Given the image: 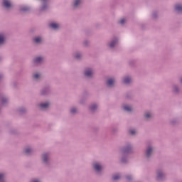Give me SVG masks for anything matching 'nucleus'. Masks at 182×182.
Returning <instances> with one entry per match:
<instances>
[{
  "label": "nucleus",
  "mask_w": 182,
  "mask_h": 182,
  "mask_svg": "<svg viewBox=\"0 0 182 182\" xmlns=\"http://www.w3.org/2000/svg\"><path fill=\"white\" fill-rule=\"evenodd\" d=\"M4 77H5V75H4V73H0V82L1 80H4Z\"/></svg>",
  "instance_id": "nucleus-42"
},
{
  "label": "nucleus",
  "mask_w": 182,
  "mask_h": 182,
  "mask_svg": "<svg viewBox=\"0 0 182 182\" xmlns=\"http://www.w3.org/2000/svg\"><path fill=\"white\" fill-rule=\"evenodd\" d=\"M82 75L85 79H93L95 76V69L91 67H86L82 71Z\"/></svg>",
  "instance_id": "nucleus-4"
},
{
  "label": "nucleus",
  "mask_w": 182,
  "mask_h": 182,
  "mask_svg": "<svg viewBox=\"0 0 182 182\" xmlns=\"http://www.w3.org/2000/svg\"><path fill=\"white\" fill-rule=\"evenodd\" d=\"M49 8V4H48V1H44L38 9V13L39 15L41 14H45L46 11H48Z\"/></svg>",
  "instance_id": "nucleus-12"
},
{
  "label": "nucleus",
  "mask_w": 182,
  "mask_h": 182,
  "mask_svg": "<svg viewBox=\"0 0 182 182\" xmlns=\"http://www.w3.org/2000/svg\"><path fill=\"white\" fill-rule=\"evenodd\" d=\"M119 43V38L114 36L107 43V48L109 49H114L115 46H117Z\"/></svg>",
  "instance_id": "nucleus-10"
},
{
  "label": "nucleus",
  "mask_w": 182,
  "mask_h": 182,
  "mask_svg": "<svg viewBox=\"0 0 182 182\" xmlns=\"http://www.w3.org/2000/svg\"><path fill=\"white\" fill-rule=\"evenodd\" d=\"M122 83L124 85H132L133 83V77L130 75H127L122 77Z\"/></svg>",
  "instance_id": "nucleus-16"
},
{
  "label": "nucleus",
  "mask_w": 182,
  "mask_h": 182,
  "mask_svg": "<svg viewBox=\"0 0 182 182\" xmlns=\"http://www.w3.org/2000/svg\"><path fill=\"white\" fill-rule=\"evenodd\" d=\"M171 91L174 95H180V93H181V88L180 87V85L173 84L171 87Z\"/></svg>",
  "instance_id": "nucleus-21"
},
{
  "label": "nucleus",
  "mask_w": 182,
  "mask_h": 182,
  "mask_svg": "<svg viewBox=\"0 0 182 182\" xmlns=\"http://www.w3.org/2000/svg\"><path fill=\"white\" fill-rule=\"evenodd\" d=\"M50 93V87L49 86H46L42 88L40 91V95L41 96H48Z\"/></svg>",
  "instance_id": "nucleus-22"
},
{
  "label": "nucleus",
  "mask_w": 182,
  "mask_h": 182,
  "mask_svg": "<svg viewBox=\"0 0 182 182\" xmlns=\"http://www.w3.org/2000/svg\"><path fill=\"white\" fill-rule=\"evenodd\" d=\"M177 123H178V120L176 118L171 120V124H177Z\"/></svg>",
  "instance_id": "nucleus-40"
},
{
  "label": "nucleus",
  "mask_w": 182,
  "mask_h": 182,
  "mask_svg": "<svg viewBox=\"0 0 182 182\" xmlns=\"http://www.w3.org/2000/svg\"><path fill=\"white\" fill-rule=\"evenodd\" d=\"M125 178L128 181H130L133 180V175L127 174L125 176Z\"/></svg>",
  "instance_id": "nucleus-35"
},
{
  "label": "nucleus",
  "mask_w": 182,
  "mask_h": 182,
  "mask_svg": "<svg viewBox=\"0 0 182 182\" xmlns=\"http://www.w3.org/2000/svg\"><path fill=\"white\" fill-rule=\"evenodd\" d=\"M156 180L158 181H163L166 180V177L167 176V173H166V171L163 168H158L156 171Z\"/></svg>",
  "instance_id": "nucleus-6"
},
{
  "label": "nucleus",
  "mask_w": 182,
  "mask_h": 182,
  "mask_svg": "<svg viewBox=\"0 0 182 182\" xmlns=\"http://www.w3.org/2000/svg\"><path fill=\"white\" fill-rule=\"evenodd\" d=\"M90 45V41L89 40H85L83 41V46L87 47Z\"/></svg>",
  "instance_id": "nucleus-39"
},
{
  "label": "nucleus",
  "mask_w": 182,
  "mask_h": 182,
  "mask_svg": "<svg viewBox=\"0 0 182 182\" xmlns=\"http://www.w3.org/2000/svg\"><path fill=\"white\" fill-rule=\"evenodd\" d=\"M41 73H34L32 74V79L33 80H39L41 79Z\"/></svg>",
  "instance_id": "nucleus-28"
},
{
  "label": "nucleus",
  "mask_w": 182,
  "mask_h": 182,
  "mask_svg": "<svg viewBox=\"0 0 182 182\" xmlns=\"http://www.w3.org/2000/svg\"><path fill=\"white\" fill-rule=\"evenodd\" d=\"M32 63L34 66H42V64L45 63V57L42 55L36 56L32 60Z\"/></svg>",
  "instance_id": "nucleus-8"
},
{
  "label": "nucleus",
  "mask_w": 182,
  "mask_h": 182,
  "mask_svg": "<svg viewBox=\"0 0 182 182\" xmlns=\"http://www.w3.org/2000/svg\"><path fill=\"white\" fill-rule=\"evenodd\" d=\"M153 153H154V146L150 144L146 146L144 153L146 160H151V157H153Z\"/></svg>",
  "instance_id": "nucleus-5"
},
{
  "label": "nucleus",
  "mask_w": 182,
  "mask_h": 182,
  "mask_svg": "<svg viewBox=\"0 0 182 182\" xmlns=\"http://www.w3.org/2000/svg\"><path fill=\"white\" fill-rule=\"evenodd\" d=\"M118 23L119 25H123L124 23H126V19L125 18H122L118 21Z\"/></svg>",
  "instance_id": "nucleus-41"
},
{
  "label": "nucleus",
  "mask_w": 182,
  "mask_h": 182,
  "mask_svg": "<svg viewBox=\"0 0 182 182\" xmlns=\"http://www.w3.org/2000/svg\"><path fill=\"white\" fill-rule=\"evenodd\" d=\"M41 163L44 167L49 168L52 166V154L50 152H43L41 156Z\"/></svg>",
  "instance_id": "nucleus-1"
},
{
  "label": "nucleus",
  "mask_w": 182,
  "mask_h": 182,
  "mask_svg": "<svg viewBox=\"0 0 182 182\" xmlns=\"http://www.w3.org/2000/svg\"><path fill=\"white\" fill-rule=\"evenodd\" d=\"M17 112H18L20 114H23L28 112V109L25 107H21L17 109Z\"/></svg>",
  "instance_id": "nucleus-30"
},
{
  "label": "nucleus",
  "mask_w": 182,
  "mask_h": 182,
  "mask_svg": "<svg viewBox=\"0 0 182 182\" xmlns=\"http://www.w3.org/2000/svg\"><path fill=\"white\" fill-rule=\"evenodd\" d=\"M82 4L83 0H73L71 2V8L73 11H77V9H80Z\"/></svg>",
  "instance_id": "nucleus-11"
},
{
  "label": "nucleus",
  "mask_w": 182,
  "mask_h": 182,
  "mask_svg": "<svg viewBox=\"0 0 182 182\" xmlns=\"http://www.w3.org/2000/svg\"><path fill=\"white\" fill-rule=\"evenodd\" d=\"M42 1H44L45 2H46V1H48V0H42Z\"/></svg>",
  "instance_id": "nucleus-46"
},
{
  "label": "nucleus",
  "mask_w": 182,
  "mask_h": 182,
  "mask_svg": "<svg viewBox=\"0 0 182 182\" xmlns=\"http://www.w3.org/2000/svg\"><path fill=\"white\" fill-rule=\"evenodd\" d=\"M98 109L99 104L97 103H92L89 106V110L91 112V113H95V112H97Z\"/></svg>",
  "instance_id": "nucleus-25"
},
{
  "label": "nucleus",
  "mask_w": 182,
  "mask_h": 182,
  "mask_svg": "<svg viewBox=\"0 0 182 182\" xmlns=\"http://www.w3.org/2000/svg\"><path fill=\"white\" fill-rule=\"evenodd\" d=\"M174 11L179 15L182 14V2L175 4L173 6Z\"/></svg>",
  "instance_id": "nucleus-20"
},
{
  "label": "nucleus",
  "mask_w": 182,
  "mask_h": 182,
  "mask_svg": "<svg viewBox=\"0 0 182 182\" xmlns=\"http://www.w3.org/2000/svg\"><path fill=\"white\" fill-rule=\"evenodd\" d=\"M50 105H52V102L50 100L41 101L38 104V109L45 112L46 110H48L49 107H50Z\"/></svg>",
  "instance_id": "nucleus-9"
},
{
  "label": "nucleus",
  "mask_w": 182,
  "mask_h": 182,
  "mask_svg": "<svg viewBox=\"0 0 182 182\" xmlns=\"http://www.w3.org/2000/svg\"><path fill=\"white\" fill-rule=\"evenodd\" d=\"M23 153H24L26 156H33V154H35V149L32 146H26L24 148Z\"/></svg>",
  "instance_id": "nucleus-18"
},
{
  "label": "nucleus",
  "mask_w": 182,
  "mask_h": 182,
  "mask_svg": "<svg viewBox=\"0 0 182 182\" xmlns=\"http://www.w3.org/2000/svg\"><path fill=\"white\" fill-rule=\"evenodd\" d=\"M70 112L72 114H76V112H77V109L76 107H72L70 109Z\"/></svg>",
  "instance_id": "nucleus-38"
},
{
  "label": "nucleus",
  "mask_w": 182,
  "mask_h": 182,
  "mask_svg": "<svg viewBox=\"0 0 182 182\" xmlns=\"http://www.w3.org/2000/svg\"><path fill=\"white\" fill-rule=\"evenodd\" d=\"M92 171L95 173L96 176L100 177L102 174H103V171L105 170V166H103V163L101 161H94L92 164Z\"/></svg>",
  "instance_id": "nucleus-2"
},
{
  "label": "nucleus",
  "mask_w": 182,
  "mask_h": 182,
  "mask_svg": "<svg viewBox=\"0 0 182 182\" xmlns=\"http://www.w3.org/2000/svg\"><path fill=\"white\" fill-rule=\"evenodd\" d=\"M8 39V34L6 32L1 31L0 32V48H2L4 45L6 43V41Z\"/></svg>",
  "instance_id": "nucleus-13"
},
{
  "label": "nucleus",
  "mask_w": 182,
  "mask_h": 182,
  "mask_svg": "<svg viewBox=\"0 0 182 182\" xmlns=\"http://www.w3.org/2000/svg\"><path fill=\"white\" fill-rule=\"evenodd\" d=\"M119 153L121 154H131V153H133V144L126 142L125 145L120 149Z\"/></svg>",
  "instance_id": "nucleus-3"
},
{
  "label": "nucleus",
  "mask_w": 182,
  "mask_h": 182,
  "mask_svg": "<svg viewBox=\"0 0 182 182\" xmlns=\"http://www.w3.org/2000/svg\"><path fill=\"white\" fill-rule=\"evenodd\" d=\"M29 182H42V181L38 178H32L30 179Z\"/></svg>",
  "instance_id": "nucleus-36"
},
{
  "label": "nucleus",
  "mask_w": 182,
  "mask_h": 182,
  "mask_svg": "<svg viewBox=\"0 0 182 182\" xmlns=\"http://www.w3.org/2000/svg\"><path fill=\"white\" fill-rule=\"evenodd\" d=\"M117 131V129H116L115 128H114V129H112V132H113L114 133H116Z\"/></svg>",
  "instance_id": "nucleus-44"
},
{
  "label": "nucleus",
  "mask_w": 182,
  "mask_h": 182,
  "mask_svg": "<svg viewBox=\"0 0 182 182\" xmlns=\"http://www.w3.org/2000/svg\"><path fill=\"white\" fill-rule=\"evenodd\" d=\"M114 85H116V77H111L107 79L106 80L107 87H109L110 89H112V87H114Z\"/></svg>",
  "instance_id": "nucleus-14"
},
{
  "label": "nucleus",
  "mask_w": 182,
  "mask_h": 182,
  "mask_svg": "<svg viewBox=\"0 0 182 182\" xmlns=\"http://www.w3.org/2000/svg\"><path fill=\"white\" fill-rule=\"evenodd\" d=\"M144 119L146 122H149V120H151V119H153V112L150 111H147L144 112Z\"/></svg>",
  "instance_id": "nucleus-27"
},
{
  "label": "nucleus",
  "mask_w": 182,
  "mask_h": 182,
  "mask_svg": "<svg viewBox=\"0 0 182 182\" xmlns=\"http://www.w3.org/2000/svg\"><path fill=\"white\" fill-rule=\"evenodd\" d=\"M2 60H4V58L0 55V62H2Z\"/></svg>",
  "instance_id": "nucleus-45"
},
{
  "label": "nucleus",
  "mask_w": 182,
  "mask_h": 182,
  "mask_svg": "<svg viewBox=\"0 0 182 182\" xmlns=\"http://www.w3.org/2000/svg\"><path fill=\"white\" fill-rule=\"evenodd\" d=\"M48 26L49 28L52 29L53 31H59V29H60V23L56 21L49 23Z\"/></svg>",
  "instance_id": "nucleus-19"
},
{
  "label": "nucleus",
  "mask_w": 182,
  "mask_h": 182,
  "mask_svg": "<svg viewBox=\"0 0 182 182\" xmlns=\"http://www.w3.org/2000/svg\"><path fill=\"white\" fill-rule=\"evenodd\" d=\"M152 18L153 19H157L158 16H159V14L157 13V11H154L152 13Z\"/></svg>",
  "instance_id": "nucleus-37"
},
{
  "label": "nucleus",
  "mask_w": 182,
  "mask_h": 182,
  "mask_svg": "<svg viewBox=\"0 0 182 182\" xmlns=\"http://www.w3.org/2000/svg\"><path fill=\"white\" fill-rule=\"evenodd\" d=\"M80 105H85L86 103V96L83 95L79 100Z\"/></svg>",
  "instance_id": "nucleus-33"
},
{
  "label": "nucleus",
  "mask_w": 182,
  "mask_h": 182,
  "mask_svg": "<svg viewBox=\"0 0 182 182\" xmlns=\"http://www.w3.org/2000/svg\"><path fill=\"white\" fill-rule=\"evenodd\" d=\"M1 6L5 11H11L14 9V1L12 0H2Z\"/></svg>",
  "instance_id": "nucleus-7"
},
{
  "label": "nucleus",
  "mask_w": 182,
  "mask_h": 182,
  "mask_svg": "<svg viewBox=\"0 0 182 182\" xmlns=\"http://www.w3.org/2000/svg\"><path fill=\"white\" fill-rule=\"evenodd\" d=\"M32 41L35 45H42L43 43V36L42 35L35 36Z\"/></svg>",
  "instance_id": "nucleus-15"
},
{
  "label": "nucleus",
  "mask_w": 182,
  "mask_h": 182,
  "mask_svg": "<svg viewBox=\"0 0 182 182\" xmlns=\"http://www.w3.org/2000/svg\"><path fill=\"white\" fill-rule=\"evenodd\" d=\"M9 102V98L8 97H1V103L2 105H6Z\"/></svg>",
  "instance_id": "nucleus-32"
},
{
  "label": "nucleus",
  "mask_w": 182,
  "mask_h": 182,
  "mask_svg": "<svg viewBox=\"0 0 182 182\" xmlns=\"http://www.w3.org/2000/svg\"><path fill=\"white\" fill-rule=\"evenodd\" d=\"M119 161L120 163H122V164H127V163H129V154H121L119 152Z\"/></svg>",
  "instance_id": "nucleus-17"
},
{
  "label": "nucleus",
  "mask_w": 182,
  "mask_h": 182,
  "mask_svg": "<svg viewBox=\"0 0 182 182\" xmlns=\"http://www.w3.org/2000/svg\"><path fill=\"white\" fill-rule=\"evenodd\" d=\"M5 176H6L5 173H0V182L5 181Z\"/></svg>",
  "instance_id": "nucleus-34"
},
{
  "label": "nucleus",
  "mask_w": 182,
  "mask_h": 182,
  "mask_svg": "<svg viewBox=\"0 0 182 182\" xmlns=\"http://www.w3.org/2000/svg\"><path fill=\"white\" fill-rule=\"evenodd\" d=\"M122 109L127 113H132L133 112V107L128 104H124L122 105Z\"/></svg>",
  "instance_id": "nucleus-26"
},
{
  "label": "nucleus",
  "mask_w": 182,
  "mask_h": 182,
  "mask_svg": "<svg viewBox=\"0 0 182 182\" xmlns=\"http://www.w3.org/2000/svg\"><path fill=\"white\" fill-rule=\"evenodd\" d=\"M179 82L182 85V76L179 78Z\"/></svg>",
  "instance_id": "nucleus-43"
},
{
  "label": "nucleus",
  "mask_w": 182,
  "mask_h": 182,
  "mask_svg": "<svg viewBox=\"0 0 182 182\" xmlns=\"http://www.w3.org/2000/svg\"><path fill=\"white\" fill-rule=\"evenodd\" d=\"M122 178V173H117L112 176V180L117 181Z\"/></svg>",
  "instance_id": "nucleus-29"
},
{
  "label": "nucleus",
  "mask_w": 182,
  "mask_h": 182,
  "mask_svg": "<svg viewBox=\"0 0 182 182\" xmlns=\"http://www.w3.org/2000/svg\"><path fill=\"white\" fill-rule=\"evenodd\" d=\"M137 133V131L135 129H129L128 130V134L130 136H136V134Z\"/></svg>",
  "instance_id": "nucleus-31"
},
{
  "label": "nucleus",
  "mask_w": 182,
  "mask_h": 182,
  "mask_svg": "<svg viewBox=\"0 0 182 182\" xmlns=\"http://www.w3.org/2000/svg\"><path fill=\"white\" fill-rule=\"evenodd\" d=\"M18 11H20V12H29V11H31V6L25 4L19 5Z\"/></svg>",
  "instance_id": "nucleus-24"
},
{
  "label": "nucleus",
  "mask_w": 182,
  "mask_h": 182,
  "mask_svg": "<svg viewBox=\"0 0 182 182\" xmlns=\"http://www.w3.org/2000/svg\"><path fill=\"white\" fill-rule=\"evenodd\" d=\"M73 58L76 60H82V58H83V53L80 51H75L73 53Z\"/></svg>",
  "instance_id": "nucleus-23"
}]
</instances>
